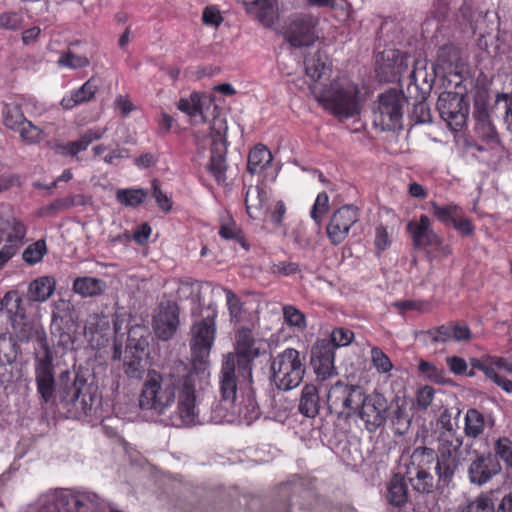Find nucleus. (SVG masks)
<instances>
[{"label":"nucleus","mask_w":512,"mask_h":512,"mask_svg":"<svg viewBox=\"0 0 512 512\" xmlns=\"http://www.w3.org/2000/svg\"><path fill=\"white\" fill-rule=\"evenodd\" d=\"M208 376L205 369H190L182 361H176L160 372L149 371L142 386L139 405L143 410L167 416L172 426L195 424L199 421L197 385Z\"/></svg>","instance_id":"1"},{"label":"nucleus","mask_w":512,"mask_h":512,"mask_svg":"<svg viewBox=\"0 0 512 512\" xmlns=\"http://www.w3.org/2000/svg\"><path fill=\"white\" fill-rule=\"evenodd\" d=\"M221 400L213 407V419L250 425L260 416L259 406L252 388V367L244 365L235 369V357L227 354L218 375Z\"/></svg>","instance_id":"2"},{"label":"nucleus","mask_w":512,"mask_h":512,"mask_svg":"<svg viewBox=\"0 0 512 512\" xmlns=\"http://www.w3.org/2000/svg\"><path fill=\"white\" fill-rule=\"evenodd\" d=\"M311 93L319 105L337 118L348 119L360 113L358 85L347 77H338L328 84H313Z\"/></svg>","instance_id":"3"},{"label":"nucleus","mask_w":512,"mask_h":512,"mask_svg":"<svg viewBox=\"0 0 512 512\" xmlns=\"http://www.w3.org/2000/svg\"><path fill=\"white\" fill-rule=\"evenodd\" d=\"M457 413L453 420L452 414L445 409L439 416L434 430L436 440L437 464L435 469L440 478L451 477L463 458V436L458 431Z\"/></svg>","instance_id":"4"},{"label":"nucleus","mask_w":512,"mask_h":512,"mask_svg":"<svg viewBox=\"0 0 512 512\" xmlns=\"http://www.w3.org/2000/svg\"><path fill=\"white\" fill-rule=\"evenodd\" d=\"M105 504L90 491L60 489L40 495L26 512H103Z\"/></svg>","instance_id":"5"},{"label":"nucleus","mask_w":512,"mask_h":512,"mask_svg":"<svg viewBox=\"0 0 512 512\" xmlns=\"http://www.w3.org/2000/svg\"><path fill=\"white\" fill-rule=\"evenodd\" d=\"M272 381L283 391L298 387L303 381L305 366L299 351L287 348L277 354L271 363Z\"/></svg>","instance_id":"6"},{"label":"nucleus","mask_w":512,"mask_h":512,"mask_svg":"<svg viewBox=\"0 0 512 512\" xmlns=\"http://www.w3.org/2000/svg\"><path fill=\"white\" fill-rule=\"evenodd\" d=\"M318 25V17L309 13H294L285 20L282 33L294 47L310 46L320 38Z\"/></svg>","instance_id":"7"},{"label":"nucleus","mask_w":512,"mask_h":512,"mask_svg":"<svg viewBox=\"0 0 512 512\" xmlns=\"http://www.w3.org/2000/svg\"><path fill=\"white\" fill-rule=\"evenodd\" d=\"M202 319L195 321L191 329L190 348L194 361L204 362L209 356L215 341L217 311L208 307L203 311Z\"/></svg>","instance_id":"8"},{"label":"nucleus","mask_w":512,"mask_h":512,"mask_svg":"<svg viewBox=\"0 0 512 512\" xmlns=\"http://www.w3.org/2000/svg\"><path fill=\"white\" fill-rule=\"evenodd\" d=\"M437 109L452 131H459L466 124L469 106L464 95L451 91L442 92L437 100Z\"/></svg>","instance_id":"9"},{"label":"nucleus","mask_w":512,"mask_h":512,"mask_svg":"<svg viewBox=\"0 0 512 512\" xmlns=\"http://www.w3.org/2000/svg\"><path fill=\"white\" fill-rule=\"evenodd\" d=\"M226 131L227 127L225 122L220 118H215L211 125L210 137L212 147L208 171L219 183L225 182L226 180Z\"/></svg>","instance_id":"10"},{"label":"nucleus","mask_w":512,"mask_h":512,"mask_svg":"<svg viewBox=\"0 0 512 512\" xmlns=\"http://www.w3.org/2000/svg\"><path fill=\"white\" fill-rule=\"evenodd\" d=\"M27 227L21 217L9 205L0 206V236L4 245L17 252L25 243Z\"/></svg>","instance_id":"11"},{"label":"nucleus","mask_w":512,"mask_h":512,"mask_svg":"<svg viewBox=\"0 0 512 512\" xmlns=\"http://www.w3.org/2000/svg\"><path fill=\"white\" fill-rule=\"evenodd\" d=\"M361 398L359 417L364 422L366 429L374 432L388 419V401L381 393L373 392L365 395L363 390Z\"/></svg>","instance_id":"12"},{"label":"nucleus","mask_w":512,"mask_h":512,"mask_svg":"<svg viewBox=\"0 0 512 512\" xmlns=\"http://www.w3.org/2000/svg\"><path fill=\"white\" fill-rule=\"evenodd\" d=\"M361 391L360 386L338 381L329 389L327 403L335 413L349 415L351 411L359 408L362 400Z\"/></svg>","instance_id":"13"},{"label":"nucleus","mask_w":512,"mask_h":512,"mask_svg":"<svg viewBox=\"0 0 512 512\" xmlns=\"http://www.w3.org/2000/svg\"><path fill=\"white\" fill-rule=\"evenodd\" d=\"M470 364L473 368L482 371L487 378L491 379L505 392L512 393V381L501 377L497 373V370H500L512 375V357L485 355L481 358H471Z\"/></svg>","instance_id":"14"},{"label":"nucleus","mask_w":512,"mask_h":512,"mask_svg":"<svg viewBox=\"0 0 512 512\" xmlns=\"http://www.w3.org/2000/svg\"><path fill=\"white\" fill-rule=\"evenodd\" d=\"M402 100L396 91H388L380 96L375 122L383 130H394L401 126Z\"/></svg>","instance_id":"15"},{"label":"nucleus","mask_w":512,"mask_h":512,"mask_svg":"<svg viewBox=\"0 0 512 512\" xmlns=\"http://www.w3.org/2000/svg\"><path fill=\"white\" fill-rule=\"evenodd\" d=\"M179 325V308L173 301H163L159 304L153 318V329L162 341L170 340Z\"/></svg>","instance_id":"16"},{"label":"nucleus","mask_w":512,"mask_h":512,"mask_svg":"<svg viewBox=\"0 0 512 512\" xmlns=\"http://www.w3.org/2000/svg\"><path fill=\"white\" fill-rule=\"evenodd\" d=\"M358 221V211L351 205L339 208L331 217L327 226V235L331 243L338 245L347 237L350 228Z\"/></svg>","instance_id":"17"},{"label":"nucleus","mask_w":512,"mask_h":512,"mask_svg":"<svg viewBox=\"0 0 512 512\" xmlns=\"http://www.w3.org/2000/svg\"><path fill=\"white\" fill-rule=\"evenodd\" d=\"M381 61H377V70L385 74L387 80L398 78L399 82L407 83L409 71V57L399 50H387L381 54Z\"/></svg>","instance_id":"18"},{"label":"nucleus","mask_w":512,"mask_h":512,"mask_svg":"<svg viewBox=\"0 0 512 512\" xmlns=\"http://www.w3.org/2000/svg\"><path fill=\"white\" fill-rule=\"evenodd\" d=\"M35 379L41 398L44 402H49L55 389L53 358L49 351H46L42 358L36 359Z\"/></svg>","instance_id":"19"},{"label":"nucleus","mask_w":512,"mask_h":512,"mask_svg":"<svg viewBox=\"0 0 512 512\" xmlns=\"http://www.w3.org/2000/svg\"><path fill=\"white\" fill-rule=\"evenodd\" d=\"M407 231L417 248H437L441 244V239L432 229L431 220L427 215L422 214L418 220L409 221Z\"/></svg>","instance_id":"20"},{"label":"nucleus","mask_w":512,"mask_h":512,"mask_svg":"<svg viewBox=\"0 0 512 512\" xmlns=\"http://www.w3.org/2000/svg\"><path fill=\"white\" fill-rule=\"evenodd\" d=\"M262 342L254 338L250 329L242 328L236 336L235 350L240 367L251 366V362L260 355Z\"/></svg>","instance_id":"21"},{"label":"nucleus","mask_w":512,"mask_h":512,"mask_svg":"<svg viewBox=\"0 0 512 512\" xmlns=\"http://www.w3.org/2000/svg\"><path fill=\"white\" fill-rule=\"evenodd\" d=\"M334 358V348L327 339L318 340L312 348L314 369L324 379L332 375Z\"/></svg>","instance_id":"22"},{"label":"nucleus","mask_w":512,"mask_h":512,"mask_svg":"<svg viewBox=\"0 0 512 512\" xmlns=\"http://www.w3.org/2000/svg\"><path fill=\"white\" fill-rule=\"evenodd\" d=\"M247 12L256 18L265 27L274 25L279 17V6L277 0H239Z\"/></svg>","instance_id":"23"},{"label":"nucleus","mask_w":512,"mask_h":512,"mask_svg":"<svg viewBox=\"0 0 512 512\" xmlns=\"http://www.w3.org/2000/svg\"><path fill=\"white\" fill-rule=\"evenodd\" d=\"M268 191L259 185L249 186L245 194L246 211L252 219H262L268 211Z\"/></svg>","instance_id":"24"},{"label":"nucleus","mask_w":512,"mask_h":512,"mask_svg":"<svg viewBox=\"0 0 512 512\" xmlns=\"http://www.w3.org/2000/svg\"><path fill=\"white\" fill-rule=\"evenodd\" d=\"M388 419H390L396 434L403 435L411 424L409 403L406 399L396 398L388 403Z\"/></svg>","instance_id":"25"},{"label":"nucleus","mask_w":512,"mask_h":512,"mask_svg":"<svg viewBox=\"0 0 512 512\" xmlns=\"http://www.w3.org/2000/svg\"><path fill=\"white\" fill-rule=\"evenodd\" d=\"M500 470L499 463L490 456H481L474 460L469 467V477L472 483L482 485L488 482Z\"/></svg>","instance_id":"26"},{"label":"nucleus","mask_w":512,"mask_h":512,"mask_svg":"<svg viewBox=\"0 0 512 512\" xmlns=\"http://www.w3.org/2000/svg\"><path fill=\"white\" fill-rule=\"evenodd\" d=\"M56 281L51 276H41L33 280L28 287V297L35 302H45L54 293Z\"/></svg>","instance_id":"27"},{"label":"nucleus","mask_w":512,"mask_h":512,"mask_svg":"<svg viewBox=\"0 0 512 512\" xmlns=\"http://www.w3.org/2000/svg\"><path fill=\"white\" fill-rule=\"evenodd\" d=\"M14 333L19 341L29 342L43 333L42 328L24 314L17 313L12 320Z\"/></svg>","instance_id":"28"},{"label":"nucleus","mask_w":512,"mask_h":512,"mask_svg":"<svg viewBox=\"0 0 512 512\" xmlns=\"http://www.w3.org/2000/svg\"><path fill=\"white\" fill-rule=\"evenodd\" d=\"M272 160L270 150L266 146L258 144L249 152L247 171L252 175L259 174L271 164Z\"/></svg>","instance_id":"29"},{"label":"nucleus","mask_w":512,"mask_h":512,"mask_svg":"<svg viewBox=\"0 0 512 512\" xmlns=\"http://www.w3.org/2000/svg\"><path fill=\"white\" fill-rule=\"evenodd\" d=\"M305 72L315 84H318L317 82L330 72L327 56L317 51L307 57L305 59Z\"/></svg>","instance_id":"30"},{"label":"nucleus","mask_w":512,"mask_h":512,"mask_svg":"<svg viewBox=\"0 0 512 512\" xmlns=\"http://www.w3.org/2000/svg\"><path fill=\"white\" fill-rule=\"evenodd\" d=\"M97 90L98 86L94 83L93 79H89L80 88L64 96L61 100V105L65 109H72L78 104L91 100Z\"/></svg>","instance_id":"31"},{"label":"nucleus","mask_w":512,"mask_h":512,"mask_svg":"<svg viewBox=\"0 0 512 512\" xmlns=\"http://www.w3.org/2000/svg\"><path fill=\"white\" fill-rule=\"evenodd\" d=\"M106 287V283L102 279L90 276L78 277L73 282V291L82 297L101 295Z\"/></svg>","instance_id":"32"},{"label":"nucleus","mask_w":512,"mask_h":512,"mask_svg":"<svg viewBox=\"0 0 512 512\" xmlns=\"http://www.w3.org/2000/svg\"><path fill=\"white\" fill-rule=\"evenodd\" d=\"M202 95L198 92H193L187 97H182L178 100L176 106L179 111L186 114L191 120H197L199 117L205 121L203 116V103Z\"/></svg>","instance_id":"33"},{"label":"nucleus","mask_w":512,"mask_h":512,"mask_svg":"<svg viewBox=\"0 0 512 512\" xmlns=\"http://www.w3.org/2000/svg\"><path fill=\"white\" fill-rule=\"evenodd\" d=\"M434 75L427 71V63L425 60L418 59L414 61L413 69L407 75V85H414L416 89H422L424 86L431 87Z\"/></svg>","instance_id":"34"},{"label":"nucleus","mask_w":512,"mask_h":512,"mask_svg":"<svg viewBox=\"0 0 512 512\" xmlns=\"http://www.w3.org/2000/svg\"><path fill=\"white\" fill-rule=\"evenodd\" d=\"M299 411L306 417H314L319 412V396L316 386L305 385L299 402Z\"/></svg>","instance_id":"35"},{"label":"nucleus","mask_w":512,"mask_h":512,"mask_svg":"<svg viewBox=\"0 0 512 512\" xmlns=\"http://www.w3.org/2000/svg\"><path fill=\"white\" fill-rule=\"evenodd\" d=\"M485 418L476 409H468L465 414L464 433L469 438L479 437L485 429Z\"/></svg>","instance_id":"36"},{"label":"nucleus","mask_w":512,"mask_h":512,"mask_svg":"<svg viewBox=\"0 0 512 512\" xmlns=\"http://www.w3.org/2000/svg\"><path fill=\"white\" fill-rule=\"evenodd\" d=\"M408 499V490L405 480L402 477L394 476L387 491V500L390 504L401 506L406 503Z\"/></svg>","instance_id":"37"},{"label":"nucleus","mask_w":512,"mask_h":512,"mask_svg":"<svg viewBox=\"0 0 512 512\" xmlns=\"http://www.w3.org/2000/svg\"><path fill=\"white\" fill-rule=\"evenodd\" d=\"M409 481L413 488L421 493L431 491L433 488V476L421 467H414L408 472Z\"/></svg>","instance_id":"38"},{"label":"nucleus","mask_w":512,"mask_h":512,"mask_svg":"<svg viewBox=\"0 0 512 512\" xmlns=\"http://www.w3.org/2000/svg\"><path fill=\"white\" fill-rule=\"evenodd\" d=\"M283 318L294 333H302L307 328V321L304 313L292 305L283 307Z\"/></svg>","instance_id":"39"},{"label":"nucleus","mask_w":512,"mask_h":512,"mask_svg":"<svg viewBox=\"0 0 512 512\" xmlns=\"http://www.w3.org/2000/svg\"><path fill=\"white\" fill-rule=\"evenodd\" d=\"M146 197L147 192L141 188L118 189L116 191L117 201L127 207H136L140 205Z\"/></svg>","instance_id":"40"},{"label":"nucleus","mask_w":512,"mask_h":512,"mask_svg":"<svg viewBox=\"0 0 512 512\" xmlns=\"http://www.w3.org/2000/svg\"><path fill=\"white\" fill-rule=\"evenodd\" d=\"M124 372L131 378H137L143 370L142 357L137 351H133L130 347H126L124 357Z\"/></svg>","instance_id":"41"},{"label":"nucleus","mask_w":512,"mask_h":512,"mask_svg":"<svg viewBox=\"0 0 512 512\" xmlns=\"http://www.w3.org/2000/svg\"><path fill=\"white\" fill-rule=\"evenodd\" d=\"M109 329V320L105 316L94 314L89 317L85 325V335L91 336L93 341L94 336L103 338L106 335V331Z\"/></svg>","instance_id":"42"},{"label":"nucleus","mask_w":512,"mask_h":512,"mask_svg":"<svg viewBox=\"0 0 512 512\" xmlns=\"http://www.w3.org/2000/svg\"><path fill=\"white\" fill-rule=\"evenodd\" d=\"M3 124L6 128L16 131L27 120L16 105H5L3 108Z\"/></svg>","instance_id":"43"},{"label":"nucleus","mask_w":512,"mask_h":512,"mask_svg":"<svg viewBox=\"0 0 512 512\" xmlns=\"http://www.w3.org/2000/svg\"><path fill=\"white\" fill-rule=\"evenodd\" d=\"M90 64L89 59L84 55H77L70 49L62 52L57 60V65L61 68L80 69Z\"/></svg>","instance_id":"44"},{"label":"nucleus","mask_w":512,"mask_h":512,"mask_svg":"<svg viewBox=\"0 0 512 512\" xmlns=\"http://www.w3.org/2000/svg\"><path fill=\"white\" fill-rule=\"evenodd\" d=\"M16 132L19 133L22 141L28 144H35L45 138V134L39 127L35 126L31 121L26 120Z\"/></svg>","instance_id":"45"},{"label":"nucleus","mask_w":512,"mask_h":512,"mask_svg":"<svg viewBox=\"0 0 512 512\" xmlns=\"http://www.w3.org/2000/svg\"><path fill=\"white\" fill-rule=\"evenodd\" d=\"M431 212L440 222L453 224L454 219L460 212V208L455 204L440 206L436 202H432Z\"/></svg>","instance_id":"46"},{"label":"nucleus","mask_w":512,"mask_h":512,"mask_svg":"<svg viewBox=\"0 0 512 512\" xmlns=\"http://www.w3.org/2000/svg\"><path fill=\"white\" fill-rule=\"evenodd\" d=\"M419 373L426 379L435 383H445V372L431 362L421 360L418 365Z\"/></svg>","instance_id":"47"},{"label":"nucleus","mask_w":512,"mask_h":512,"mask_svg":"<svg viewBox=\"0 0 512 512\" xmlns=\"http://www.w3.org/2000/svg\"><path fill=\"white\" fill-rule=\"evenodd\" d=\"M475 130L477 134L485 139L492 140L496 136V131L488 118L486 111H479L476 115Z\"/></svg>","instance_id":"48"},{"label":"nucleus","mask_w":512,"mask_h":512,"mask_svg":"<svg viewBox=\"0 0 512 512\" xmlns=\"http://www.w3.org/2000/svg\"><path fill=\"white\" fill-rule=\"evenodd\" d=\"M47 252L46 243L44 240H38L29 245L23 252V260L29 265L36 264L42 260Z\"/></svg>","instance_id":"49"},{"label":"nucleus","mask_w":512,"mask_h":512,"mask_svg":"<svg viewBox=\"0 0 512 512\" xmlns=\"http://www.w3.org/2000/svg\"><path fill=\"white\" fill-rule=\"evenodd\" d=\"M370 359L374 368L381 374L389 373L393 368L389 357L378 347L371 348Z\"/></svg>","instance_id":"50"},{"label":"nucleus","mask_w":512,"mask_h":512,"mask_svg":"<svg viewBox=\"0 0 512 512\" xmlns=\"http://www.w3.org/2000/svg\"><path fill=\"white\" fill-rule=\"evenodd\" d=\"M353 339L354 333L350 329L337 327L332 330L329 342L335 349L349 345Z\"/></svg>","instance_id":"51"},{"label":"nucleus","mask_w":512,"mask_h":512,"mask_svg":"<svg viewBox=\"0 0 512 512\" xmlns=\"http://www.w3.org/2000/svg\"><path fill=\"white\" fill-rule=\"evenodd\" d=\"M329 207V198L328 195L324 192L319 193L316 197L314 205L311 210V218L314 222L319 226L322 222V219Z\"/></svg>","instance_id":"52"},{"label":"nucleus","mask_w":512,"mask_h":512,"mask_svg":"<svg viewBox=\"0 0 512 512\" xmlns=\"http://www.w3.org/2000/svg\"><path fill=\"white\" fill-rule=\"evenodd\" d=\"M226 295V303L230 317L233 321L239 322L242 314V302L239 297L229 289H223Z\"/></svg>","instance_id":"53"},{"label":"nucleus","mask_w":512,"mask_h":512,"mask_svg":"<svg viewBox=\"0 0 512 512\" xmlns=\"http://www.w3.org/2000/svg\"><path fill=\"white\" fill-rule=\"evenodd\" d=\"M88 148L82 136L76 141L56 145V152L63 156H76L79 152Z\"/></svg>","instance_id":"54"},{"label":"nucleus","mask_w":512,"mask_h":512,"mask_svg":"<svg viewBox=\"0 0 512 512\" xmlns=\"http://www.w3.org/2000/svg\"><path fill=\"white\" fill-rule=\"evenodd\" d=\"M464 512H493V499L490 494H482L471 502Z\"/></svg>","instance_id":"55"},{"label":"nucleus","mask_w":512,"mask_h":512,"mask_svg":"<svg viewBox=\"0 0 512 512\" xmlns=\"http://www.w3.org/2000/svg\"><path fill=\"white\" fill-rule=\"evenodd\" d=\"M464 512H493V499L490 494H482L471 502Z\"/></svg>","instance_id":"56"},{"label":"nucleus","mask_w":512,"mask_h":512,"mask_svg":"<svg viewBox=\"0 0 512 512\" xmlns=\"http://www.w3.org/2000/svg\"><path fill=\"white\" fill-rule=\"evenodd\" d=\"M495 451L508 466L512 467V441L507 437L499 438L495 443Z\"/></svg>","instance_id":"57"},{"label":"nucleus","mask_w":512,"mask_h":512,"mask_svg":"<svg viewBox=\"0 0 512 512\" xmlns=\"http://www.w3.org/2000/svg\"><path fill=\"white\" fill-rule=\"evenodd\" d=\"M21 25V17L16 12L0 14V29L16 30Z\"/></svg>","instance_id":"58"},{"label":"nucleus","mask_w":512,"mask_h":512,"mask_svg":"<svg viewBox=\"0 0 512 512\" xmlns=\"http://www.w3.org/2000/svg\"><path fill=\"white\" fill-rule=\"evenodd\" d=\"M152 187L153 195L156 199L158 207L166 213L169 212L172 209V202L170 198L165 193L162 192L158 185L157 180H153Z\"/></svg>","instance_id":"59"},{"label":"nucleus","mask_w":512,"mask_h":512,"mask_svg":"<svg viewBox=\"0 0 512 512\" xmlns=\"http://www.w3.org/2000/svg\"><path fill=\"white\" fill-rule=\"evenodd\" d=\"M395 307H397L401 312L407 310H417L420 312H427L430 309V304L427 301H419V300H407L396 302Z\"/></svg>","instance_id":"60"},{"label":"nucleus","mask_w":512,"mask_h":512,"mask_svg":"<svg viewBox=\"0 0 512 512\" xmlns=\"http://www.w3.org/2000/svg\"><path fill=\"white\" fill-rule=\"evenodd\" d=\"M434 398V389L430 386L420 388L416 395L417 406L420 409H427L432 403Z\"/></svg>","instance_id":"61"},{"label":"nucleus","mask_w":512,"mask_h":512,"mask_svg":"<svg viewBox=\"0 0 512 512\" xmlns=\"http://www.w3.org/2000/svg\"><path fill=\"white\" fill-rule=\"evenodd\" d=\"M128 157H129V150L117 145L107 155L104 156L103 161L108 165H116L121 160L126 159Z\"/></svg>","instance_id":"62"},{"label":"nucleus","mask_w":512,"mask_h":512,"mask_svg":"<svg viewBox=\"0 0 512 512\" xmlns=\"http://www.w3.org/2000/svg\"><path fill=\"white\" fill-rule=\"evenodd\" d=\"M374 244L378 251H384L391 245L387 229L382 225L376 227Z\"/></svg>","instance_id":"63"},{"label":"nucleus","mask_w":512,"mask_h":512,"mask_svg":"<svg viewBox=\"0 0 512 512\" xmlns=\"http://www.w3.org/2000/svg\"><path fill=\"white\" fill-rule=\"evenodd\" d=\"M496 106L498 109H503L505 119H512V91L510 93L498 94L496 97Z\"/></svg>","instance_id":"64"}]
</instances>
